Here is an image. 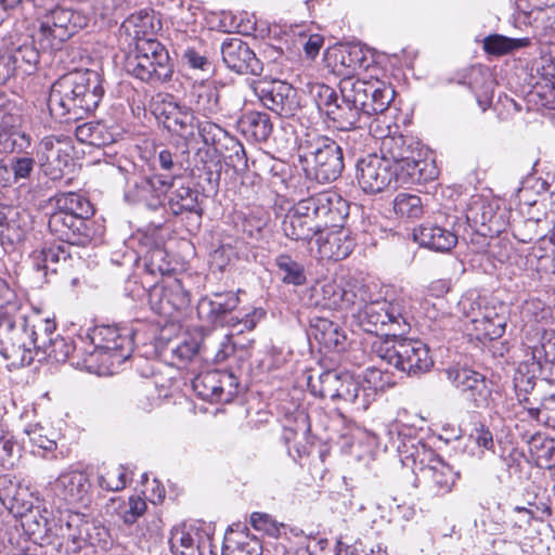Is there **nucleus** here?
I'll use <instances>...</instances> for the list:
<instances>
[{
    "mask_svg": "<svg viewBox=\"0 0 555 555\" xmlns=\"http://www.w3.org/2000/svg\"><path fill=\"white\" fill-rule=\"evenodd\" d=\"M36 325L20 311L0 322V354L12 367L29 365L38 354Z\"/></svg>",
    "mask_w": 555,
    "mask_h": 555,
    "instance_id": "nucleus-5",
    "label": "nucleus"
},
{
    "mask_svg": "<svg viewBox=\"0 0 555 555\" xmlns=\"http://www.w3.org/2000/svg\"><path fill=\"white\" fill-rule=\"evenodd\" d=\"M159 117H163L164 127L186 142L194 137L195 117L185 106L175 102H163L157 106Z\"/></svg>",
    "mask_w": 555,
    "mask_h": 555,
    "instance_id": "nucleus-24",
    "label": "nucleus"
},
{
    "mask_svg": "<svg viewBox=\"0 0 555 555\" xmlns=\"http://www.w3.org/2000/svg\"><path fill=\"white\" fill-rule=\"evenodd\" d=\"M395 98V91L385 83L371 81V91L367 92L363 114L372 115L383 113Z\"/></svg>",
    "mask_w": 555,
    "mask_h": 555,
    "instance_id": "nucleus-38",
    "label": "nucleus"
},
{
    "mask_svg": "<svg viewBox=\"0 0 555 555\" xmlns=\"http://www.w3.org/2000/svg\"><path fill=\"white\" fill-rule=\"evenodd\" d=\"M122 27L135 40L134 50L125 60L126 73L150 85H158L170 79L172 67L168 51L160 42L147 37V28H153L152 17L142 12L132 14Z\"/></svg>",
    "mask_w": 555,
    "mask_h": 555,
    "instance_id": "nucleus-2",
    "label": "nucleus"
},
{
    "mask_svg": "<svg viewBox=\"0 0 555 555\" xmlns=\"http://www.w3.org/2000/svg\"><path fill=\"white\" fill-rule=\"evenodd\" d=\"M146 511V502L140 498L132 495L128 499L120 512V517L126 525H132Z\"/></svg>",
    "mask_w": 555,
    "mask_h": 555,
    "instance_id": "nucleus-59",
    "label": "nucleus"
},
{
    "mask_svg": "<svg viewBox=\"0 0 555 555\" xmlns=\"http://www.w3.org/2000/svg\"><path fill=\"white\" fill-rule=\"evenodd\" d=\"M416 151L408 144L402 135L384 138L379 146V157L388 160L390 166L400 172L402 183H415L433 178V172L425 175L428 164L416 158Z\"/></svg>",
    "mask_w": 555,
    "mask_h": 555,
    "instance_id": "nucleus-9",
    "label": "nucleus"
},
{
    "mask_svg": "<svg viewBox=\"0 0 555 555\" xmlns=\"http://www.w3.org/2000/svg\"><path fill=\"white\" fill-rule=\"evenodd\" d=\"M250 525L256 531L269 537H278V522L267 513L255 512L250 515Z\"/></svg>",
    "mask_w": 555,
    "mask_h": 555,
    "instance_id": "nucleus-61",
    "label": "nucleus"
},
{
    "mask_svg": "<svg viewBox=\"0 0 555 555\" xmlns=\"http://www.w3.org/2000/svg\"><path fill=\"white\" fill-rule=\"evenodd\" d=\"M221 54L227 67L237 74L258 75L262 68L254 51L241 38L224 40Z\"/></svg>",
    "mask_w": 555,
    "mask_h": 555,
    "instance_id": "nucleus-22",
    "label": "nucleus"
},
{
    "mask_svg": "<svg viewBox=\"0 0 555 555\" xmlns=\"http://www.w3.org/2000/svg\"><path fill=\"white\" fill-rule=\"evenodd\" d=\"M448 379L475 406H487L491 396L486 377L468 367H450L447 370Z\"/></svg>",
    "mask_w": 555,
    "mask_h": 555,
    "instance_id": "nucleus-19",
    "label": "nucleus"
},
{
    "mask_svg": "<svg viewBox=\"0 0 555 555\" xmlns=\"http://www.w3.org/2000/svg\"><path fill=\"white\" fill-rule=\"evenodd\" d=\"M515 389L517 393L518 401L524 404V408L527 410V406H533L528 397V393L534 388V376L526 377L521 369H519L515 375Z\"/></svg>",
    "mask_w": 555,
    "mask_h": 555,
    "instance_id": "nucleus-60",
    "label": "nucleus"
},
{
    "mask_svg": "<svg viewBox=\"0 0 555 555\" xmlns=\"http://www.w3.org/2000/svg\"><path fill=\"white\" fill-rule=\"evenodd\" d=\"M288 205V199L280 203V210H285L282 230L286 237L294 241H308L325 228L338 227L349 214L347 202L334 191Z\"/></svg>",
    "mask_w": 555,
    "mask_h": 555,
    "instance_id": "nucleus-1",
    "label": "nucleus"
},
{
    "mask_svg": "<svg viewBox=\"0 0 555 555\" xmlns=\"http://www.w3.org/2000/svg\"><path fill=\"white\" fill-rule=\"evenodd\" d=\"M198 132L206 145H217L222 139L227 138L228 132L219 125L205 121L198 126Z\"/></svg>",
    "mask_w": 555,
    "mask_h": 555,
    "instance_id": "nucleus-62",
    "label": "nucleus"
},
{
    "mask_svg": "<svg viewBox=\"0 0 555 555\" xmlns=\"http://www.w3.org/2000/svg\"><path fill=\"white\" fill-rule=\"evenodd\" d=\"M505 308L500 307L496 311L494 307L485 306L477 314H473L472 323L479 338L496 339L500 338L506 326Z\"/></svg>",
    "mask_w": 555,
    "mask_h": 555,
    "instance_id": "nucleus-27",
    "label": "nucleus"
},
{
    "mask_svg": "<svg viewBox=\"0 0 555 555\" xmlns=\"http://www.w3.org/2000/svg\"><path fill=\"white\" fill-rule=\"evenodd\" d=\"M75 135L78 141L93 146H104L115 142V133L102 122L79 125L76 127Z\"/></svg>",
    "mask_w": 555,
    "mask_h": 555,
    "instance_id": "nucleus-34",
    "label": "nucleus"
},
{
    "mask_svg": "<svg viewBox=\"0 0 555 555\" xmlns=\"http://www.w3.org/2000/svg\"><path fill=\"white\" fill-rule=\"evenodd\" d=\"M197 192L189 186H180L171 193L169 197V207L175 215L182 212H195L202 216L203 211L197 202Z\"/></svg>",
    "mask_w": 555,
    "mask_h": 555,
    "instance_id": "nucleus-40",
    "label": "nucleus"
},
{
    "mask_svg": "<svg viewBox=\"0 0 555 555\" xmlns=\"http://www.w3.org/2000/svg\"><path fill=\"white\" fill-rule=\"evenodd\" d=\"M363 109L351 103L341 100L328 111L327 117L332 120L333 126L337 130H353Z\"/></svg>",
    "mask_w": 555,
    "mask_h": 555,
    "instance_id": "nucleus-37",
    "label": "nucleus"
},
{
    "mask_svg": "<svg viewBox=\"0 0 555 555\" xmlns=\"http://www.w3.org/2000/svg\"><path fill=\"white\" fill-rule=\"evenodd\" d=\"M55 211L67 212L79 218H88L93 215V207L85 196L68 192L55 195Z\"/></svg>",
    "mask_w": 555,
    "mask_h": 555,
    "instance_id": "nucleus-35",
    "label": "nucleus"
},
{
    "mask_svg": "<svg viewBox=\"0 0 555 555\" xmlns=\"http://www.w3.org/2000/svg\"><path fill=\"white\" fill-rule=\"evenodd\" d=\"M69 253L62 245L43 248L33 255V266L38 271L56 273L64 269L69 260Z\"/></svg>",
    "mask_w": 555,
    "mask_h": 555,
    "instance_id": "nucleus-33",
    "label": "nucleus"
},
{
    "mask_svg": "<svg viewBox=\"0 0 555 555\" xmlns=\"http://www.w3.org/2000/svg\"><path fill=\"white\" fill-rule=\"evenodd\" d=\"M90 481L88 476L78 469L62 472L50 483V490L60 501L67 503H80L89 494Z\"/></svg>",
    "mask_w": 555,
    "mask_h": 555,
    "instance_id": "nucleus-23",
    "label": "nucleus"
},
{
    "mask_svg": "<svg viewBox=\"0 0 555 555\" xmlns=\"http://www.w3.org/2000/svg\"><path fill=\"white\" fill-rule=\"evenodd\" d=\"M232 375L223 371H206L192 379V388L195 393L206 401H219L222 399L224 384H233Z\"/></svg>",
    "mask_w": 555,
    "mask_h": 555,
    "instance_id": "nucleus-28",
    "label": "nucleus"
},
{
    "mask_svg": "<svg viewBox=\"0 0 555 555\" xmlns=\"http://www.w3.org/2000/svg\"><path fill=\"white\" fill-rule=\"evenodd\" d=\"M357 299L359 311L353 314L359 326L372 334H391L397 336L402 334L410 326L409 315L399 302L383 300Z\"/></svg>",
    "mask_w": 555,
    "mask_h": 555,
    "instance_id": "nucleus-7",
    "label": "nucleus"
},
{
    "mask_svg": "<svg viewBox=\"0 0 555 555\" xmlns=\"http://www.w3.org/2000/svg\"><path fill=\"white\" fill-rule=\"evenodd\" d=\"M18 310L20 301L16 299L15 293L4 280L0 279V322Z\"/></svg>",
    "mask_w": 555,
    "mask_h": 555,
    "instance_id": "nucleus-56",
    "label": "nucleus"
},
{
    "mask_svg": "<svg viewBox=\"0 0 555 555\" xmlns=\"http://www.w3.org/2000/svg\"><path fill=\"white\" fill-rule=\"evenodd\" d=\"M190 302L189 294L183 289L179 281H172L165 285H154L149 293L151 309L166 318L185 308Z\"/></svg>",
    "mask_w": 555,
    "mask_h": 555,
    "instance_id": "nucleus-21",
    "label": "nucleus"
},
{
    "mask_svg": "<svg viewBox=\"0 0 555 555\" xmlns=\"http://www.w3.org/2000/svg\"><path fill=\"white\" fill-rule=\"evenodd\" d=\"M320 247H326L333 249L337 255L341 258H347L354 247L353 240L350 237L349 233L339 229L336 231H331L326 233L324 236H320L317 241Z\"/></svg>",
    "mask_w": 555,
    "mask_h": 555,
    "instance_id": "nucleus-43",
    "label": "nucleus"
},
{
    "mask_svg": "<svg viewBox=\"0 0 555 555\" xmlns=\"http://www.w3.org/2000/svg\"><path fill=\"white\" fill-rule=\"evenodd\" d=\"M339 91L343 101L363 109L367 99V92L371 91V81L345 77L339 82Z\"/></svg>",
    "mask_w": 555,
    "mask_h": 555,
    "instance_id": "nucleus-39",
    "label": "nucleus"
},
{
    "mask_svg": "<svg viewBox=\"0 0 555 555\" xmlns=\"http://www.w3.org/2000/svg\"><path fill=\"white\" fill-rule=\"evenodd\" d=\"M357 181L359 186L369 194H376L387 189L392 181H400V172L378 154H370L357 164Z\"/></svg>",
    "mask_w": 555,
    "mask_h": 555,
    "instance_id": "nucleus-13",
    "label": "nucleus"
},
{
    "mask_svg": "<svg viewBox=\"0 0 555 555\" xmlns=\"http://www.w3.org/2000/svg\"><path fill=\"white\" fill-rule=\"evenodd\" d=\"M527 411L532 418L555 428V395L545 398L540 406H527Z\"/></svg>",
    "mask_w": 555,
    "mask_h": 555,
    "instance_id": "nucleus-55",
    "label": "nucleus"
},
{
    "mask_svg": "<svg viewBox=\"0 0 555 555\" xmlns=\"http://www.w3.org/2000/svg\"><path fill=\"white\" fill-rule=\"evenodd\" d=\"M312 335L326 349H344L345 334L338 324L325 318H317L311 325Z\"/></svg>",
    "mask_w": 555,
    "mask_h": 555,
    "instance_id": "nucleus-32",
    "label": "nucleus"
},
{
    "mask_svg": "<svg viewBox=\"0 0 555 555\" xmlns=\"http://www.w3.org/2000/svg\"><path fill=\"white\" fill-rule=\"evenodd\" d=\"M8 508L15 511L21 517L34 509V498L27 487L21 485L14 494V499L5 505Z\"/></svg>",
    "mask_w": 555,
    "mask_h": 555,
    "instance_id": "nucleus-58",
    "label": "nucleus"
},
{
    "mask_svg": "<svg viewBox=\"0 0 555 555\" xmlns=\"http://www.w3.org/2000/svg\"><path fill=\"white\" fill-rule=\"evenodd\" d=\"M21 518L23 528L34 539H42L50 530L48 528V518L41 515L39 508L31 509V512L24 514Z\"/></svg>",
    "mask_w": 555,
    "mask_h": 555,
    "instance_id": "nucleus-51",
    "label": "nucleus"
},
{
    "mask_svg": "<svg viewBox=\"0 0 555 555\" xmlns=\"http://www.w3.org/2000/svg\"><path fill=\"white\" fill-rule=\"evenodd\" d=\"M312 304L328 309H348L356 306L357 299L372 298L367 286L362 283H348L347 286L336 281H324L311 289Z\"/></svg>",
    "mask_w": 555,
    "mask_h": 555,
    "instance_id": "nucleus-12",
    "label": "nucleus"
},
{
    "mask_svg": "<svg viewBox=\"0 0 555 555\" xmlns=\"http://www.w3.org/2000/svg\"><path fill=\"white\" fill-rule=\"evenodd\" d=\"M413 238L421 246L435 251H449L457 243V235L436 224H422L414 229Z\"/></svg>",
    "mask_w": 555,
    "mask_h": 555,
    "instance_id": "nucleus-26",
    "label": "nucleus"
},
{
    "mask_svg": "<svg viewBox=\"0 0 555 555\" xmlns=\"http://www.w3.org/2000/svg\"><path fill=\"white\" fill-rule=\"evenodd\" d=\"M127 485L126 469L121 465L103 467L98 476V486L106 491H120Z\"/></svg>",
    "mask_w": 555,
    "mask_h": 555,
    "instance_id": "nucleus-46",
    "label": "nucleus"
},
{
    "mask_svg": "<svg viewBox=\"0 0 555 555\" xmlns=\"http://www.w3.org/2000/svg\"><path fill=\"white\" fill-rule=\"evenodd\" d=\"M195 109L204 116L216 115L220 111L219 89L212 83H202L194 87Z\"/></svg>",
    "mask_w": 555,
    "mask_h": 555,
    "instance_id": "nucleus-36",
    "label": "nucleus"
},
{
    "mask_svg": "<svg viewBox=\"0 0 555 555\" xmlns=\"http://www.w3.org/2000/svg\"><path fill=\"white\" fill-rule=\"evenodd\" d=\"M173 178L168 176L141 177L126 192V201L133 204H144L156 210L163 206V197L172 186Z\"/></svg>",
    "mask_w": 555,
    "mask_h": 555,
    "instance_id": "nucleus-18",
    "label": "nucleus"
},
{
    "mask_svg": "<svg viewBox=\"0 0 555 555\" xmlns=\"http://www.w3.org/2000/svg\"><path fill=\"white\" fill-rule=\"evenodd\" d=\"M86 26L87 17L80 12L56 8L40 21L34 40L42 50H57L67 39Z\"/></svg>",
    "mask_w": 555,
    "mask_h": 555,
    "instance_id": "nucleus-8",
    "label": "nucleus"
},
{
    "mask_svg": "<svg viewBox=\"0 0 555 555\" xmlns=\"http://www.w3.org/2000/svg\"><path fill=\"white\" fill-rule=\"evenodd\" d=\"M12 61L13 70L21 67L22 64H26L30 68L34 67L39 61L38 51L29 44L18 47L12 52H8Z\"/></svg>",
    "mask_w": 555,
    "mask_h": 555,
    "instance_id": "nucleus-57",
    "label": "nucleus"
},
{
    "mask_svg": "<svg viewBox=\"0 0 555 555\" xmlns=\"http://www.w3.org/2000/svg\"><path fill=\"white\" fill-rule=\"evenodd\" d=\"M99 334L103 338L102 347L108 351H120V356L128 357L131 350V339L128 335L121 334L117 328L106 326L100 330Z\"/></svg>",
    "mask_w": 555,
    "mask_h": 555,
    "instance_id": "nucleus-48",
    "label": "nucleus"
},
{
    "mask_svg": "<svg viewBox=\"0 0 555 555\" xmlns=\"http://www.w3.org/2000/svg\"><path fill=\"white\" fill-rule=\"evenodd\" d=\"M75 349L72 341L60 335H55L54 338H49L48 341L43 340L38 345V352L42 350L47 357L56 362H65Z\"/></svg>",
    "mask_w": 555,
    "mask_h": 555,
    "instance_id": "nucleus-45",
    "label": "nucleus"
},
{
    "mask_svg": "<svg viewBox=\"0 0 555 555\" xmlns=\"http://www.w3.org/2000/svg\"><path fill=\"white\" fill-rule=\"evenodd\" d=\"M192 44H189L182 53V60L190 68L198 69L204 73L212 70V64L209 61L204 46L198 39H192Z\"/></svg>",
    "mask_w": 555,
    "mask_h": 555,
    "instance_id": "nucleus-44",
    "label": "nucleus"
},
{
    "mask_svg": "<svg viewBox=\"0 0 555 555\" xmlns=\"http://www.w3.org/2000/svg\"><path fill=\"white\" fill-rule=\"evenodd\" d=\"M365 56L359 48H350L349 50L340 51V64L348 70L347 74L356 72L358 68L364 66Z\"/></svg>",
    "mask_w": 555,
    "mask_h": 555,
    "instance_id": "nucleus-63",
    "label": "nucleus"
},
{
    "mask_svg": "<svg viewBox=\"0 0 555 555\" xmlns=\"http://www.w3.org/2000/svg\"><path fill=\"white\" fill-rule=\"evenodd\" d=\"M280 279L294 286L304 285L307 281L304 264L286 256L280 257Z\"/></svg>",
    "mask_w": 555,
    "mask_h": 555,
    "instance_id": "nucleus-50",
    "label": "nucleus"
},
{
    "mask_svg": "<svg viewBox=\"0 0 555 555\" xmlns=\"http://www.w3.org/2000/svg\"><path fill=\"white\" fill-rule=\"evenodd\" d=\"M261 544L244 531L231 529L224 535L221 555H260Z\"/></svg>",
    "mask_w": 555,
    "mask_h": 555,
    "instance_id": "nucleus-29",
    "label": "nucleus"
},
{
    "mask_svg": "<svg viewBox=\"0 0 555 555\" xmlns=\"http://www.w3.org/2000/svg\"><path fill=\"white\" fill-rule=\"evenodd\" d=\"M300 403H294L293 409L284 406L286 424L283 425V439L289 443L295 439L298 430H304L306 425L305 410H300Z\"/></svg>",
    "mask_w": 555,
    "mask_h": 555,
    "instance_id": "nucleus-49",
    "label": "nucleus"
},
{
    "mask_svg": "<svg viewBox=\"0 0 555 555\" xmlns=\"http://www.w3.org/2000/svg\"><path fill=\"white\" fill-rule=\"evenodd\" d=\"M101 75L91 69L75 70L60 77L51 87L48 106L55 118L77 120L93 112L104 88Z\"/></svg>",
    "mask_w": 555,
    "mask_h": 555,
    "instance_id": "nucleus-3",
    "label": "nucleus"
},
{
    "mask_svg": "<svg viewBox=\"0 0 555 555\" xmlns=\"http://www.w3.org/2000/svg\"><path fill=\"white\" fill-rule=\"evenodd\" d=\"M57 534L72 544L70 551L78 552L87 545L99 543L105 531L85 515L68 512L59 518Z\"/></svg>",
    "mask_w": 555,
    "mask_h": 555,
    "instance_id": "nucleus-16",
    "label": "nucleus"
},
{
    "mask_svg": "<svg viewBox=\"0 0 555 555\" xmlns=\"http://www.w3.org/2000/svg\"><path fill=\"white\" fill-rule=\"evenodd\" d=\"M380 358L409 375L426 373L434 365L429 348L418 339H395L379 349Z\"/></svg>",
    "mask_w": 555,
    "mask_h": 555,
    "instance_id": "nucleus-10",
    "label": "nucleus"
},
{
    "mask_svg": "<svg viewBox=\"0 0 555 555\" xmlns=\"http://www.w3.org/2000/svg\"><path fill=\"white\" fill-rule=\"evenodd\" d=\"M339 374L338 371H325L318 376L309 375L307 385L313 396L332 399L334 391L337 390L336 386L339 385Z\"/></svg>",
    "mask_w": 555,
    "mask_h": 555,
    "instance_id": "nucleus-42",
    "label": "nucleus"
},
{
    "mask_svg": "<svg viewBox=\"0 0 555 555\" xmlns=\"http://www.w3.org/2000/svg\"><path fill=\"white\" fill-rule=\"evenodd\" d=\"M72 142L66 135H47L37 147V156L42 173L52 181L63 178L64 169L70 160Z\"/></svg>",
    "mask_w": 555,
    "mask_h": 555,
    "instance_id": "nucleus-14",
    "label": "nucleus"
},
{
    "mask_svg": "<svg viewBox=\"0 0 555 555\" xmlns=\"http://www.w3.org/2000/svg\"><path fill=\"white\" fill-rule=\"evenodd\" d=\"M339 385L336 386V393H333L332 400H340L351 404L357 411H365L374 400L375 392L371 388H364L348 372H340L338 377Z\"/></svg>",
    "mask_w": 555,
    "mask_h": 555,
    "instance_id": "nucleus-25",
    "label": "nucleus"
},
{
    "mask_svg": "<svg viewBox=\"0 0 555 555\" xmlns=\"http://www.w3.org/2000/svg\"><path fill=\"white\" fill-rule=\"evenodd\" d=\"M412 449L410 457L415 468L423 470L428 478L429 488L434 494L444 495L451 492L459 474L426 444L420 442L412 446Z\"/></svg>",
    "mask_w": 555,
    "mask_h": 555,
    "instance_id": "nucleus-11",
    "label": "nucleus"
},
{
    "mask_svg": "<svg viewBox=\"0 0 555 555\" xmlns=\"http://www.w3.org/2000/svg\"><path fill=\"white\" fill-rule=\"evenodd\" d=\"M48 227L60 241L70 245L85 246L96 235L95 223L63 211L51 214Z\"/></svg>",
    "mask_w": 555,
    "mask_h": 555,
    "instance_id": "nucleus-17",
    "label": "nucleus"
},
{
    "mask_svg": "<svg viewBox=\"0 0 555 555\" xmlns=\"http://www.w3.org/2000/svg\"><path fill=\"white\" fill-rule=\"evenodd\" d=\"M297 163L306 177L319 183L335 181L344 169L343 151L339 144L327 137H319L299 153Z\"/></svg>",
    "mask_w": 555,
    "mask_h": 555,
    "instance_id": "nucleus-6",
    "label": "nucleus"
},
{
    "mask_svg": "<svg viewBox=\"0 0 555 555\" xmlns=\"http://www.w3.org/2000/svg\"><path fill=\"white\" fill-rule=\"evenodd\" d=\"M532 358L537 360L539 367L542 362L555 364V331H544L540 346L532 349Z\"/></svg>",
    "mask_w": 555,
    "mask_h": 555,
    "instance_id": "nucleus-52",
    "label": "nucleus"
},
{
    "mask_svg": "<svg viewBox=\"0 0 555 555\" xmlns=\"http://www.w3.org/2000/svg\"><path fill=\"white\" fill-rule=\"evenodd\" d=\"M11 119V115L3 114L0 120V154L24 151L31 144L30 135L15 130Z\"/></svg>",
    "mask_w": 555,
    "mask_h": 555,
    "instance_id": "nucleus-31",
    "label": "nucleus"
},
{
    "mask_svg": "<svg viewBox=\"0 0 555 555\" xmlns=\"http://www.w3.org/2000/svg\"><path fill=\"white\" fill-rule=\"evenodd\" d=\"M300 109L298 92L293 83L280 80V163L288 168V178H286V168H280V178L285 184V189H294L300 184V176L293 175L292 167L297 168L296 162L299 153L308 150L300 143L298 130L302 125L296 117Z\"/></svg>",
    "mask_w": 555,
    "mask_h": 555,
    "instance_id": "nucleus-4",
    "label": "nucleus"
},
{
    "mask_svg": "<svg viewBox=\"0 0 555 555\" xmlns=\"http://www.w3.org/2000/svg\"><path fill=\"white\" fill-rule=\"evenodd\" d=\"M529 38H508L502 35H489L483 39V50L488 54L504 55L515 50L528 47Z\"/></svg>",
    "mask_w": 555,
    "mask_h": 555,
    "instance_id": "nucleus-41",
    "label": "nucleus"
},
{
    "mask_svg": "<svg viewBox=\"0 0 555 555\" xmlns=\"http://www.w3.org/2000/svg\"><path fill=\"white\" fill-rule=\"evenodd\" d=\"M24 434L27 436L28 442L31 446L33 454L48 460L56 459L54 452L57 443L55 439L49 435V429L40 424H29L24 428Z\"/></svg>",
    "mask_w": 555,
    "mask_h": 555,
    "instance_id": "nucleus-30",
    "label": "nucleus"
},
{
    "mask_svg": "<svg viewBox=\"0 0 555 555\" xmlns=\"http://www.w3.org/2000/svg\"><path fill=\"white\" fill-rule=\"evenodd\" d=\"M466 219L482 235H498L507 225L505 212L495 203L480 197L469 204Z\"/></svg>",
    "mask_w": 555,
    "mask_h": 555,
    "instance_id": "nucleus-20",
    "label": "nucleus"
},
{
    "mask_svg": "<svg viewBox=\"0 0 555 555\" xmlns=\"http://www.w3.org/2000/svg\"><path fill=\"white\" fill-rule=\"evenodd\" d=\"M310 93L319 109L323 111L326 115L331 107L338 103L335 90L327 85L314 83L310 88Z\"/></svg>",
    "mask_w": 555,
    "mask_h": 555,
    "instance_id": "nucleus-53",
    "label": "nucleus"
},
{
    "mask_svg": "<svg viewBox=\"0 0 555 555\" xmlns=\"http://www.w3.org/2000/svg\"><path fill=\"white\" fill-rule=\"evenodd\" d=\"M238 296L233 292L215 294L212 298L202 299L198 306L199 313H207V317L212 323L219 325H227L235 328L237 333H243L246 330H253L255 326L254 320L245 315V319L230 315L233 310L238 306Z\"/></svg>",
    "mask_w": 555,
    "mask_h": 555,
    "instance_id": "nucleus-15",
    "label": "nucleus"
},
{
    "mask_svg": "<svg viewBox=\"0 0 555 555\" xmlns=\"http://www.w3.org/2000/svg\"><path fill=\"white\" fill-rule=\"evenodd\" d=\"M393 210L399 217L406 219H417L424 212L421 197L409 193H399L395 197Z\"/></svg>",
    "mask_w": 555,
    "mask_h": 555,
    "instance_id": "nucleus-47",
    "label": "nucleus"
},
{
    "mask_svg": "<svg viewBox=\"0 0 555 555\" xmlns=\"http://www.w3.org/2000/svg\"><path fill=\"white\" fill-rule=\"evenodd\" d=\"M254 137L259 141H264L273 130V125L266 113L256 114L250 121Z\"/></svg>",
    "mask_w": 555,
    "mask_h": 555,
    "instance_id": "nucleus-64",
    "label": "nucleus"
},
{
    "mask_svg": "<svg viewBox=\"0 0 555 555\" xmlns=\"http://www.w3.org/2000/svg\"><path fill=\"white\" fill-rule=\"evenodd\" d=\"M35 164V158L29 154L12 157L8 166L11 170V181L17 182L22 179H28L34 171Z\"/></svg>",
    "mask_w": 555,
    "mask_h": 555,
    "instance_id": "nucleus-54",
    "label": "nucleus"
}]
</instances>
